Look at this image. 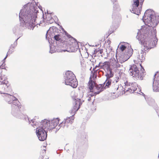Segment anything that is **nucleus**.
Listing matches in <instances>:
<instances>
[{
    "label": "nucleus",
    "instance_id": "nucleus-1",
    "mask_svg": "<svg viewBox=\"0 0 159 159\" xmlns=\"http://www.w3.org/2000/svg\"><path fill=\"white\" fill-rule=\"evenodd\" d=\"M157 39L155 36L151 35H143V38L140 40L142 45L143 46V50L145 51L153 48L157 42Z\"/></svg>",
    "mask_w": 159,
    "mask_h": 159
},
{
    "label": "nucleus",
    "instance_id": "nucleus-2",
    "mask_svg": "<svg viewBox=\"0 0 159 159\" xmlns=\"http://www.w3.org/2000/svg\"><path fill=\"white\" fill-rule=\"evenodd\" d=\"M140 66L141 67L142 72H139V68L136 65L133 64L130 67L129 73L130 75L135 79L142 80L143 78L145 70L141 64H140Z\"/></svg>",
    "mask_w": 159,
    "mask_h": 159
},
{
    "label": "nucleus",
    "instance_id": "nucleus-3",
    "mask_svg": "<svg viewBox=\"0 0 159 159\" xmlns=\"http://www.w3.org/2000/svg\"><path fill=\"white\" fill-rule=\"evenodd\" d=\"M65 84L69 85L73 88H76L78 85V82L73 73L68 71L66 73Z\"/></svg>",
    "mask_w": 159,
    "mask_h": 159
},
{
    "label": "nucleus",
    "instance_id": "nucleus-4",
    "mask_svg": "<svg viewBox=\"0 0 159 159\" xmlns=\"http://www.w3.org/2000/svg\"><path fill=\"white\" fill-rule=\"evenodd\" d=\"M8 102H12L13 104L12 106V111L13 115L16 111H20L22 106L18 100L17 98L14 96L9 95L8 97Z\"/></svg>",
    "mask_w": 159,
    "mask_h": 159
},
{
    "label": "nucleus",
    "instance_id": "nucleus-5",
    "mask_svg": "<svg viewBox=\"0 0 159 159\" xmlns=\"http://www.w3.org/2000/svg\"><path fill=\"white\" fill-rule=\"evenodd\" d=\"M60 119L58 118L54 119L51 121L45 119L42 121V125L44 128H47V130H51L55 128L58 124Z\"/></svg>",
    "mask_w": 159,
    "mask_h": 159
},
{
    "label": "nucleus",
    "instance_id": "nucleus-6",
    "mask_svg": "<svg viewBox=\"0 0 159 159\" xmlns=\"http://www.w3.org/2000/svg\"><path fill=\"white\" fill-rule=\"evenodd\" d=\"M83 96V93H78L77 96V98L74 100V102L73 104V106L71 110V114L74 115L76 112L79 109L80 105L82 104L81 102V98Z\"/></svg>",
    "mask_w": 159,
    "mask_h": 159
},
{
    "label": "nucleus",
    "instance_id": "nucleus-7",
    "mask_svg": "<svg viewBox=\"0 0 159 159\" xmlns=\"http://www.w3.org/2000/svg\"><path fill=\"white\" fill-rule=\"evenodd\" d=\"M43 126L42 125V122L41 124L38 128H37L36 130V134L39 139L40 141H43L46 139L47 137V133L45 129H47V128H44Z\"/></svg>",
    "mask_w": 159,
    "mask_h": 159
},
{
    "label": "nucleus",
    "instance_id": "nucleus-8",
    "mask_svg": "<svg viewBox=\"0 0 159 159\" xmlns=\"http://www.w3.org/2000/svg\"><path fill=\"white\" fill-rule=\"evenodd\" d=\"M155 18L154 12L150 9L145 11L143 17L145 22L148 23H150L154 21Z\"/></svg>",
    "mask_w": 159,
    "mask_h": 159
},
{
    "label": "nucleus",
    "instance_id": "nucleus-9",
    "mask_svg": "<svg viewBox=\"0 0 159 159\" xmlns=\"http://www.w3.org/2000/svg\"><path fill=\"white\" fill-rule=\"evenodd\" d=\"M54 38L56 41L62 43L63 44L66 45L68 42L71 41V40H69V37H67L64 34L63 35L59 34L55 35L54 36Z\"/></svg>",
    "mask_w": 159,
    "mask_h": 159
},
{
    "label": "nucleus",
    "instance_id": "nucleus-10",
    "mask_svg": "<svg viewBox=\"0 0 159 159\" xmlns=\"http://www.w3.org/2000/svg\"><path fill=\"white\" fill-rule=\"evenodd\" d=\"M27 23H28L30 25L33 26L35 24V22L37 17L36 14L35 13L29 14L27 16Z\"/></svg>",
    "mask_w": 159,
    "mask_h": 159
},
{
    "label": "nucleus",
    "instance_id": "nucleus-11",
    "mask_svg": "<svg viewBox=\"0 0 159 159\" xmlns=\"http://www.w3.org/2000/svg\"><path fill=\"white\" fill-rule=\"evenodd\" d=\"M143 1L144 0H141L139 3V0H133V6L134 8L138 7V6L139 5V3H140V5H141L140 8H139L138 10L137 11L135 10V9L133 8V11H135V12H134V13L137 15H139L140 13V11L141 10V6L142 5Z\"/></svg>",
    "mask_w": 159,
    "mask_h": 159
},
{
    "label": "nucleus",
    "instance_id": "nucleus-12",
    "mask_svg": "<svg viewBox=\"0 0 159 159\" xmlns=\"http://www.w3.org/2000/svg\"><path fill=\"white\" fill-rule=\"evenodd\" d=\"M96 83L94 81H93L91 77L90 78L89 80L88 84V86L89 89V92H93V88L94 86L96 85Z\"/></svg>",
    "mask_w": 159,
    "mask_h": 159
},
{
    "label": "nucleus",
    "instance_id": "nucleus-13",
    "mask_svg": "<svg viewBox=\"0 0 159 159\" xmlns=\"http://www.w3.org/2000/svg\"><path fill=\"white\" fill-rule=\"evenodd\" d=\"M73 114L71 117L67 118L64 120L65 123H66V126H68L69 124L73 123L75 118Z\"/></svg>",
    "mask_w": 159,
    "mask_h": 159
},
{
    "label": "nucleus",
    "instance_id": "nucleus-14",
    "mask_svg": "<svg viewBox=\"0 0 159 159\" xmlns=\"http://www.w3.org/2000/svg\"><path fill=\"white\" fill-rule=\"evenodd\" d=\"M95 88L93 90L94 92H95L96 94H98L103 90V88L102 84L97 85H95Z\"/></svg>",
    "mask_w": 159,
    "mask_h": 159
},
{
    "label": "nucleus",
    "instance_id": "nucleus-15",
    "mask_svg": "<svg viewBox=\"0 0 159 159\" xmlns=\"http://www.w3.org/2000/svg\"><path fill=\"white\" fill-rule=\"evenodd\" d=\"M102 64V65L101 66V68L106 69L107 71L111 69L110 67V64L109 62L105 61Z\"/></svg>",
    "mask_w": 159,
    "mask_h": 159
},
{
    "label": "nucleus",
    "instance_id": "nucleus-16",
    "mask_svg": "<svg viewBox=\"0 0 159 159\" xmlns=\"http://www.w3.org/2000/svg\"><path fill=\"white\" fill-rule=\"evenodd\" d=\"M112 66L114 68H117L120 67L121 65L117 60H114L112 62Z\"/></svg>",
    "mask_w": 159,
    "mask_h": 159
},
{
    "label": "nucleus",
    "instance_id": "nucleus-17",
    "mask_svg": "<svg viewBox=\"0 0 159 159\" xmlns=\"http://www.w3.org/2000/svg\"><path fill=\"white\" fill-rule=\"evenodd\" d=\"M69 39L70 38V36H69ZM70 40H71L70 41H69L67 42V44L68 43V44H70V48H71V43H70L71 42L72 43V45L73 46H75V47L76 45H78L77 43V42H75V41L72 38H71V39H69Z\"/></svg>",
    "mask_w": 159,
    "mask_h": 159
},
{
    "label": "nucleus",
    "instance_id": "nucleus-18",
    "mask_svg": "<svg viewBox=\"0 0 159 159\" xmlns=\"http://www.w3.org/2000/svg\"><path fill=\"white\" fill-rule=\"evenodd\" d=\"M108 71V73L106 75L107 78L109 79L110 78L112 77L114 75V73L112 72V70L111 69Z\"/></svg>",
    "mask_w": 159,
    "mask_h": 159
},
{
    "label": "nucleus",
    "instance_id": "nucleus-19",
    "mask_svg": "<svg viewBox=\"0 0 159 159\" xmlns=\"http://www.w3.org/2000/svg\"><path fill=\"white\" fill-rule=\"evenodd\" d=\"M16 46V44L15 43H14L11 44L9 50L7 52L8 54L11 53L14 51V49Z\"/></svg>",
    "mask_w": 159,
    "mask_h": 159
},
{
    "label": "nucleus",
    "instance_id": "nucleus-20",
    "mask_svg": "<svg viewBox=\"0 0 159 159\" xmlns=\"http://www.w3.org/2000/svg\"><path fill=\"white\" fill-rule=\"evenodd\" d=\"M105 84V87H108L111 84V80L110 79L107 78Z\"/></svg>",
    "mask_w": 159,
    "mask_h": 159
},
{
    "label": "nucleus",
    "instance_id": "nucleus-21",
    "mask_svg": "<svg viewBox=\"0 0 159 159\" xmlns=\"http://www.w3.org/2000/svg\"><path fill=\"white\" fill-rule=\"evenodd\" d=\"M134 84H131V87H130L129 89H128L130 90H131V92H133L136 90L137 89V88L136 86H134Z\"/></svg>",
    "mask_w": 159,
    "mask_h": 159
},
{
    "label": "nucleus",
    "instance_id": "nucleus-22",
    "mask_svg": "<svg viewBox=\"0 0 159 159\" xmlns=\"http://www.w3.org/2000/svg\"><path fill=\"white\" fill-rule=\"evenodd\" d=\"M145 55V52H141L139 55V58L141 60H143L145 59V57L144 56Z\"/></svg>",
    "mask_w": 159,
    "mask_h": 159
},
{
    "label": "nucleus",
    "instance_id": "nucleus-23",
    "mask_svg": "<svg viewBox=\"0 0 159 159\" xmlns=\"http://www.w3.org/2000/svg\"><path fill=\"white\" fill-rule=\"evenodd\" d=\"M59 126L60 127L64 128L65 126H66V123H65L64 120H63L62 122L59 125Z\"/></svg>",
    "mask_w": 159,
    "mask_h": 159
},
{
    "label": "nucleus",
    "instance_id": "nucleus-24",
    "mask_svg": "<svg viewBox=\"0 0 159 159\" xmlns=\"http://www.w3.org/2000/svg\"><path fill=\"white\" fill-rule=\"evenodd\" d=\"M126 48V47L125 46L122 45L120 46V50L122 51H123Z\"/></svg>",
    "mask_w": 159,
    "mask_h": 159
},
{
    "label": "nucleus",
    "instance_id": "nucleus-25",
    "mask_svg": "<svg viewBox=\"0 0 159 159\" xmlns=\"http://www.w3.org/2000/svg\"><path fill=\"white\" fill-rule=\"evenodd\" d=\"M93 93H92V94H89L88 95V97H92L93 96H96L97 94H96V92H94V91L93 90V92H92Z\"/></svg>",
    "mask_w": 159,
    "mask_h": 159
},
{
    "label": "nucleus",
    "instance_id": "nucleus-26",
    "mask_svg": "<svg viewBox=\"0 0 159 159\" xmlns=\"http://www.w3.org/2000/svg\"><path fill=\"white\" fill-rule=\"evenodd\" d=\"M31 121L32 122L33 124H31V125H33V126L34 127V125L35 126L36 125V124H34V122H35V121L34 120H31Z\"/></svg>",
    "mask_w": 159,
    "mask_h": 159
},
{
    "label": "nucleus",
    "instance_id": "nucleus-27",
    "mask_svg": "<svg viewBox=\"0 0 159 159\" xmlns=\"http://www.w3.org/2000/svg\"><path fill=\"white\" fill-rule=\"evenodd\" d=\"M129 52H130V53L129 54V55H131L132 54V53L133 52V50L132 49H129Z\"/></svg>",
    "mask_w": 159,
    "mask_h": 159
},
{
    "label": "nucleus",
    "instance_id": "nucleus-28",
    "mask_svg": "<svg viewBox=\"0 0 159 159\" xmlns=\"http://www.w3.org/2000/svg\"><path fill=\"white\" fill-rule=\"evenodd\" d=\"M4 81H2V84H7V83L8 82L7 81V80H4Z\"/></svg>",
    "mask_w": 159,
    "mask_h": 159
},
{
    "label": "nucleus",
    "instance_id": "nucleus-29",
    "mask_svg": "<svg viewBox=\"0 0 159 159\" xmlns=\"http://www.w3.org/2000/svg\"><path fill=\"white\" fill-rule=\"evenodd\" d=\"M101 64H102V63L101 62H100V63H99V64H98V66H96V67H99L100 66H102V65H101Z\"/></svg>",
    "mask_w": 159,
    "mask_h": 159
},
{
    "label": "nucleus",
    "instance_id": "nucleus-30",
    "mask_svg": "<svg viewBox=\"0 0 159 159\" xmlns=\"http://www.w3.org/2000/svg\"><path fill=\"white\" fill-rule=\"evenodd\" d=\"M3 63H2V65L1 66H0V68L1 67H2V69H4V67H3Z\"/></svg>",
    "mask_w": 159,
    "mask_h": 159
},
{
    "label": "nucleus",
    "instance_id": "nucleus-31",
    "mask_svg": "<svg viewBox=\"0 0 159 159\" xmlns=\"http://www.w3.org/2000/svg\"><path fill=\"white\" fill-rule=\"evenodd\" d=\"M89 97V98L88 99V100L89 101L91 100V97Z\"/></svg>",
    "mask_w": 159,
    "mask_h": 159
},
{
    "label": "nucleus",
    "instance_id": "nucleus-32",
    "mask_svg": "<svg viewBox=\"0 0 159 159\" xmlns=\"http://www.w3.org/2000/svg\"><path fill=\"white\" fill-rule=\"evenodd\" d=\"M102 50L101 49L100 50V53H102Z\"/></svg>",
    "mask_w": 159,
    "mask_h": 159
},
{
    "label": "nucleus",
    "instance_id": "nucleus-33",
    "mask_svg": "<svg viewBox=\"0 0 159 159\" xmlns=\"http://www.w3.org/2000/svg\"><path fill=\"white\" fill-rule=\"evenodd\" d=\"M7 56L4 58V59H3V60H5L6 58L7 57Z\"/></svg>",
    "mask_w": 159,
    "mask_h": 159
},
{
    "label": "nucleus",
    "instance_id": "nucleus-34",
    "mask_svg": "<svg viewBox=\"0 0 159 159\" xmlns=\"http://www.w3.org/2000/svg\"><path fill=\"white\" fill-rule=\"evenodd\" d=\"M155 75H154V77H155Z\"/></svg>",
    "mask_w": 159,
    "mask_h": 159
}]
</instances>
